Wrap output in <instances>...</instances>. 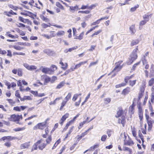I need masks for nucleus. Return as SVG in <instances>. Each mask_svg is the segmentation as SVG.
<instances>
[{
	"label": "nucleus",
	"mask_w": 154,
	"mask_h": 154,
	"mask_svg": "<svg viewBox=\"0 0 154 154\" xmlns=\"http://www.w3.org/2000/svg\"><path fill=\"white\" fill-rule=\"evenodd\" d=\"M47 120L43 122L39 123L33 128L34 130H36L38 129L41 130L43 129L46 127Z\"/></svg>",
	"instance_id": "1"
},
{
	"label": "nucleus",
	"mask_w": 154,
	"mask_h": 154,
	"mask_svg": "<svg viewBox=\"0 0 154 154\" xmlns=\"http://www.w3.org/2000/svg\"><path fill=\"white\" fill-rule=\"evenodd\" d=\"M137 46L136 48V50L135 52L132 53L130 56V61L129 62H128V65L131 64L137 57V54L136 53V51L138 50Z\"/></svg>",
	"instance_id": "2"
},
{
	"label": "nucleus",
	"mask_w": 154,
	"mask_h": 154,
	"mask_svg": "<svg viewBox=\"0 0 154 154\" xmlns=\"http://www.w3.org/2000/svg\"><path fill=\"white\" fill-rule=\"evenodd\" d=\"M22 115L20 116L17 115L13 114L11 116L10 120L11 121L14 122H18L21 119H22Z\"/></svg>",
	"instance_id": "3"
},
{
	"label": "nucleus",
	"mask_w": 154,
	"mask_h": 154,
	"mask_svg": "<svg viewBox=\"0 0 154 154\" xmlns=\"http://www.w3.org/2000/svg\"><path fill=\"white\" fill-rule=\"evenodd\" d=\"M125 139H124V144L128 146H132L134 144V142L131 140V139L128 137V139L127 140V136L125 134H124Z\"/></svg>",
	"instance_id": "4"
},
{
	"label": "nucleus",
	"mask_w": 154,
	"mask_h": 154,
	"mask_svg": "<svg viewBox=\"0 0 154 154\" xmlns=\"http://www.w3.org/2000/svg\"><path fill=\"white\" fill-rule=\"evenodd\" d=\"M21 14L25 15V16H28L31 18L34 19V17H36V15H34L32 13L28 11H25L24 12H21Z\"/></svg>",
	"instance_id": "5"
},
{
	"label": "nucleus",
	"mask_w": 154,
	"mask_h": 154,
	"mask_svg": "<svg viewBox=\"0 0 154 154\" xmlns=\"http://www.w3.org/2000/svg\"><path fill=\"white\" fill-rule=\"evenodd\" d=\"M138 108V114L139 116V118L140 121H141L143 118V112L142 109L140 104L137 105Z\"/></svg>",
	"instance_id": "6"
},
{
	"label": "nucleus",
	"mask_w": 154,
	"mask_h": 154,
	"mask_svg": "<svg viewBox=\"0 0 154 154\" xmlns=\"http://www.w3.org/2000/svg\"><path fill=\"white\" fill-rule=\"evenodd\" d=\"M37 141H39V143H38V148L39 149L42 150L46 146V144L43 142V140L42 139L39 140Z\"/></svg>",
	"instance_id": "7"
},
{
	"label": "nucleus",
	"mask_w": 154,
	"mask_h": 154,
	"mask_svg": "<svg viewBox=\"0 0 154 154\" xmlns=\"http://www.w3.org/2000/svg\"><path fill=\"white\" fill-rule=\"evenodd\" d=\"M27 108L26 106H17L14 107L13 108L14 110L17 111H20L21 110H23L24 109Z\"/></svg>",
	"instance_id": "8"
},
{
	"label": "nucleus",
	"mask_w": 154,
	"mask_h": 154,
	"mask_svg": "<svg viewBox=\"0 0 154 154\" xmlns=\"http://www.w3.org/2000/svg\"><path fill=\"white\" fill-rule=\"evenodd\" d=\"M154 120L152 119H151L147 121V123L148 125V131H150L151 130L152 126Z\"/></svg>",
	"instance_id": "9"
},
{
	"label": "nucleus",
	"mask_w": 154,
	"mask_h": 154,
	"mask_svg": "<svg viewBox=\"0 0 154 154\" xmlns=\"http://www.w3.org/2000/svg\"><path fill=\"white\" fill-rule=\"evenodd\" d=\"M43 52L47 54L48 55L51 56L54 54V52L49 49H45L43 51Z\"/></svg>",
	"instance_id": "10"
},
{
	"label": "nucleus",
	"mask_w": 154,
	"mask_h": 154,
	"mask_svg": "<svg viewBox=\"0 0 154 154\" xmlns=\"http://www.w3.org/2000/svg\"><path fill=\"white\" fill-rule=\"evenodd\" d=\"M154 76V65L152 64L150 69L149 77L150 78Z\"/></svg>",
	"instance_id": "11"
},
{
	"label": "nucleus",
	"mask_w": 154,
	"mask_h": 154,
	"mask_svg": "<svg viewBox=\"0 0 154 154\" xmlns=\"http://www.w3.org/2000/svg\"><path fill=\"white\" fill-rule=\"evenodd\" d=\"M119 63H116V66L114 69L112 71V72H114L115 71L118 72L122 68V66L120 65V64Z\"/></svg>",
	"instance_id": "12"
},
{
	"label": "nucleus",
	"mask_w": 154,
	"mask_h": 154,
	"mask_svg": "<svg viewBox=\"0 0 154 154\" xmlns=\"http://www.w3.org/2000/svg\"><path fill=\"white\" fill-rule=\"evenodd\" d=\"M69 115L68 113H66L62 117L59 122L60 124L61 125H63V123L64 122V121H65L66 119L69 117Z\"/></svg>",
	"instance_id": "13"
},
{
	"label": "nucleus",
	"mask_w": 154,
	"mask_h": 154,
	"mask_svg": "<svg viewBox=\"0 0 154 154\" xmlns=\"http://www.w3.org/2000/svg\"><path fill=\"white\" fill-rule=\"evenodd\" d=\"M41 68H42V69H41L43 73L45 74H51V72H50L49 68L42 67L40 68V69H41Z\"/></svg>",
	"instance_id": "14"
},
{
	"label": "nucleus",
	"mask_w": 154,
	"mask_h": 154,
	"mask_svg": "<svg viewBox=\"0 0 154 154\" xmlns=\"http://www.w3.org/2000/svg\"><path fill=\"white\" fill-rule=\"evenodd\" d=\"M118 122L119 123H121L124 126V125L125 124V117L124 116H122L121 119H118Z\"/></svg>",
	"instance_id": "15"
},
{
	"label": "nucleus",
	"mask_w": 154,
	"mask_h": 154,
	"mask_svg": "<svg viewBox=\"0 0 154 154\" xmlns=\"http://www.w3.org/2000/svg\"><path fill=\"white\" fill-rule=\"evenodd\" d=\"M69 11L72 12H74L76 11H77L78 9H80L79 8V6L77 5L75 6H69Z\"/></svg>",
	"instance_id": "16"
},
{
	"label": "nucleus",
	"mask_w": 154,
	"mask_h": 154,
	"mask_svg": "<svg viewBox=\"0 0 154 154\" xmlns=\"http://www.w3.org/2000/svg\"><path fill=\"white\" fill-rule=\"evenodd\" d=\"M130 91V88L129 87H127L122 91L121 93V94L125 96L128 94Z\"/></svg>",
	"instance_id": "17"
},
{
	"label": "nucleus",
	"mask_w": 154,
	"mask_h": 154,
	"mask_svg": "<svg viewBox=\"0 0 154 154\" xmlns=\"http://www.w3.org/2000/svg\"><path fill=\"white\" fill-rule=\"evenodd\" d=\"M30 145L29 142H26L21 144L20 146V148L21 149L28 148Z\"/></svg>",
	"instance_id": "18"
},
{
	"label": "nucleus",
	"mask_w": 154,
	"mask_h": 154,
	"mask_svg": "<svg viewBox=\"0 0 154 154\" xmlns=\"http://www.w3.org/2000/svg\"><path fill=\"white\" fill-rule=\"evenodd\" d=\"M140 40L138 39H136L133 40L131 42V46L135 45L138 44Z\"/></svg>",
	"instance_id": "19"
},
{
	"label": "nucleus",
	"mask_w": 154,
	"mask_h": 154,
	"mask_svg": "<svg viewBox=\"0 0 154 154\" xmlns=\"http://www.w3.org/2000/svg\"><path fill=\"white\" fill-rule=\"evenodd\" d=\"M135 105L133 103L129 107V111L131 112V113L133 114L134 112V107L135 106Z\"/></svg>",
	"instance_id": "20"
},
{
	"label": "nucleus",
	"mask_w": 154,
	"mask_h": 154,
	"mask_svg": "<svg viewBox=\"0 0 154 154\" xmlns=\"http://www.w3.org/2000/svg\"><path fill=\"white\" fill-rule=\"evenodd\" d=\"M6 35L9 36L13 38H18V36L17 35H12L9 33V32H7L5 34Z\"/></svg>",
	"instance_id": "21"
},
{
	"label": "nucleus",
	"mask_w": 154,
	"mask_h": 154,
	"mask_svg": "<svg viewBox=\"0 0 154 154\" xmlns=\"http://www.w3.org/2000/svg\"><path fill=\"white\" fill-rule=\"evenodd\" d=\"M65 84V82L64 81L62 82H60L59 84L57 85L56 87V88L59 89L63 87L64 85Z\"/></svg>",
	"instance_id": "22"
},
{
	"label": "nucleus",
	"mask_w": 154,
	"mask_h": 154,
	"mask_svg": "<svg viewBox=\"0 0 154 154\" xmlns=\"http://www.w3.org/2000/svg\"><path fill=\"white\" fill-rule=\"evenodd\" d=\"M65 34V32L62 30L58 31L57 34V35L59 36L60 37L63 36Z\"/></svg>",
	"instance_id": "23"
},
{
	"label": "nucleus",
	"mask_w": 154,
	"mask_h": 154,
	"mask_svg": "<svg viewBox=\"0 0 154 154\" xmlns=\"http://www.w3.org/2000/svg\"><path fill=\"white\" fill-rule=\"evenodd\" d=\"M41 18L45 22H49V20L47 17H45L43 15H41L40 16Z\"/></svg>",
	"instance_id": "24"
},
{
	"label": "nucleus",
	"mask_w": 154,
	"mask_h": 154,
	"mask_svg": "<svg viewBox=\"0 0 154 154\" xmlns=\"http://www.w3.org/2000/svg\"><path fill=\"white\" fill-rule=\"evenodd\" d=\"M39 141H37L36 143H35L33 146H32L31 151H32L34 150H37V146H38V143H39Z\"/></svg>",
	"instance_id": "25"
},
{
	"label": "nucleus",
	"mask_w": 154,
	"mask_h": 154,
	"mask_svg": "<svg viewBox=\"0 0 154 154\" xmlns=\"http://www.w3.org/2000/svg\"><path fill=\"white\" fill-rule=\"evenodd\" d=\"M81 94L80 93L79 94H75L73 96V98H72V100L73 101H75L78 98V97L79 96H80L81 95Z\"/></svg>",
	"instance_id": "26"
},
{
	"label": "nucleus",
	"mask_w": 154,
	"mask_h": 154,
	"mask_svg": "<svg viewBox=\"0 0 154 154\" xmlns=\"http://www.w3.org/2000/svg\"><path fill=\"white\" fill-rule=\"evenodd\" d=\"M49 82H50V78L48 76H46L45 78L44 85H45L46 84L48 83Z\"/></svg>",
	"instance_id": "27"
},
{
	"label": "nucleus",
	"mask_w": 154,
	"mask_h": 154,
	"mask_svg": "<svg viewBox=\"0 0 154 154\" xmlns=\"http://www.w3.org/2000/svg\"><path fill=\"white\" fill-rule=\"evenodd\" d=\"M123 111L122 109H120L117 113L116 115V117L118 118L120 116L122 115L123 113Z\"/></svg>",
	"instance_id": "28"
},
{
	"label": "nucleus",
	"mask_w": 154,
	"mask_h": 154,
	"mask_svg": "<svg viewBox=\"0 0 154 154\" xmlns=\"http://www.w3.org/2000/svg\"><path fill=\"white\" fill-rule=\"evenodd\" d=\"M25 129V128L24 127H23L22 128H14L13 130L15 132L20 131H23Z\"/></svg>",
	"instance_id": "29"
},
{
	"label": "nucleus",
	"mask_w": 154,
	"mask_h": 154,
	"mask_svg": "<svg viewBox=\"0 0 154 154\" xmlns=\"http://www.w3.org/2000/svg\"><path fill=\"white\" fill-rule=\"evenodd\" d=\"M145 82L143 83L142 85L140 86V91L142 93H143L145 88Z\"/></svg>",
	"instance_id": "30"
},
{
	"label": "nucleus",
	"mask_w": 154,
	"mask_h": 154,
	"mask_svg": "<svg viewBox=\"0 0 154 154\" xmlns=\"http://www.w3.org/2000/svg\"><path fill=\"white\" fill-rule=\"evenodd\" d=\"M18 138L17 137H11V136H6V139L8 140H9L18 139Z\"/></svg>",
	"instance_id": "31"
},
{
	"label": "nucleus",
	"mask_w": 154,
	"mask_h": 154,
	"mask_svg": "<svg viewBox=\"0 0 154 154\" xmlns=\"http://www.w3.org/2000/svg\"><path fill=\"white\" fill-rule=\"evenodd\" d=\"M154 84V78H152L148 81V85L149 86L153 85Z\"/></svg>",
	"instance_id": "32"
},
{
	"label": "nucleus",
	"mask_w": 154,
	"mask_h": 154,
	"mask_svg": "<svg viewBox=\"0 0 154 154\" xmlns=\"http://www.w3.org/2000/svg\"><path fill=\"white\" fill-rule=\"evenodd\" d=\"M130 30L133 33H134L136 32L134 25H132L130 27Z\"/></svg>",
	"instance_id": "33"
},
{
	"label": "nucleus",
	"mask_w": 154,
	"mask_h": 154,
	"mask_svg": "<svg viewBox=\"0 0 154 154\" xmlns=\"http://www.w3.org/2000/svg\"><path fill=\"white\" fill-rule=\"evenodd\" d=\"M60 63L63 66L62 68L64 70H65L67 69L68 66V65L67 63L64 64L62 61H60Z\"/></svg>",
	"instance_id": "34"
},
{
	"label": "nucleus",
	"mask_w": 154,
	"mask_h": 154,
	"mask_svg": "<svg viewBox=\"0 0 154 154\" xmlns=\"http://www.w3.org/2000/svg\"><path fill=\"white\" fill-rule=\"evenodd\" d=\"M56 6L60 8L61 10H64V8L63 5H61L59 2H57L56 4Z\"/></svg>",
	"instance_id": "35"
},
{
	"label": "nucleus",
	"mask_w": 154,
	"mask_h": 154,
	"mask_svg": "<svg viewBox=\"0 0 154 154\" xmlns=\"http://www.w3.org/2000/svg\"><path fill=\"white\" fill-rule=\"evenodd\" d=\"M52 140V138L51 136H49L46 139V144H49L50 142H51Z\"/></svg>",
	"instance_id": "36"
},
{
	"label": "nucleus",
	"mask_w": 154,
	"mask_h": 154,
	"mask_svg": "<svg viewBox=\"0 0 154 154\" xmlns=\"http://www.w3.org/2000/svg\"><path fill=\"white\" fill-rule=\"evenodd\" d=\"M147 125L146 124H145L144 125V128H141V131L142 132L143 134H146V128Z\"/></svg>",
	"instance_id": "37"
},
{
	"label": "nucleus",
	"mask_w": 154,
	"mask_h": 154,
	"mask_svg": "<svg viewBox=\"0 0 154 154\" xmlns=\"http://www.w3.org/2000/svg\"><path fill=\"white\" fill-rule=\"evenodd\" d=\"M136 80H130L129 81V85H130L133 86L136 83Z\"/></svg>",
	"instance_id": "38"
},
{
	"label": "nucleus",
	"mask_w": 154,
	"mask_h": 154,
	"mask_svg": "<svg viewBox=\"0 0 154 154\" xmlns=\"http://www.w3.org/2000/svg\"><path fill=\"white\" fill-rule=\"evenodd\" d=\"M123 150L128 151L129 153H131L132 152L131 149L127 147H123Z\"/></svg>",
	"instance_id": "39"
},
{
	"label": "nucleus",
	"mask_w": 154,
	"mask_h": 154,
	"mask_svg": "<svg viewBox=\"0 0 154 154\" xmlns=\"http://www.w3.org/2000/svg\"><path fill=\"white\" fill-rule=\"evenodd\" d=\"M57 79V77L55 76H53L50 78V82L51 83H53Z\"/></svg>",
	"instance_id": "40"
},
{
	"label": "nucleus",
	"mask_w": 154,
	"mask_h": 154,
	"mask_svg": "<svg viewBox=\"0 0 154 154\" xmlns=\"http://www.w3.org/2000/svg\"><path fill=\"white\" fill-rule=\"evenodd\" d=\"M13 47L16 50L20 51L23 49V48H22L18 45H14L13 46Z\"/></svg>",
	"instance_id": "41"
},
{
	"label": "nucleus",
	"mask_w": 154,
	"mask_h": 154,
	"mask_svg": "<svg viewBox=\"0 0 154 154\" xmlns=\"http://www.w3.org/2000/svg\"><path fill=\"white\" fill-rule=\"evenodd\" d=\"M23 23H27L28 24H29L31 25L32 24V23L31 21L29 20L28 19H24L23 20Z\"/></svg>",
	"instance_id": "42"
},
{
	"label": "nucleus",
	"mask_w": 154,
	"mask_h": 154,
	"mask_svg": "<svg viewBox=\"0 0 154 154\" xmlns=\"http://www.w3.org/2000/svg\"><path fill=\"white\" fill-rule=\"evenodd\" d=\"M84 32H82L79 34V36H78V38H78V39L79 40H81L82 39L84 35Z\"/></svg>",
	"instance_id": "43"
},
{
	"label": "nucleus",
	"mask_w": 154,
	"mask_h": 154,
	"mask_svg": "<svg viewBox=\"0 0 154 154\" xmlns=\"http://www.w3.org/2000/svg\"><path fill=\"white\" fill-rule=\"evenodd\" d=\"M70 123H71V122H69L66 124V126L64 128L63 130L62 131V132H64L67 129L68 127L70 125Z\"/></svg>",
	"instance_id": "44"
},
{
	"label": "nucleus",
	"mask_w": 154,
	"mask_h": 154,
	"mask_svg": "<svg viewBox=\"0 0 154 154\" xmlns=\"http://www.w3.org/2000/svg\"><path fill=\"white\" fill-rule=\"evenodd\" d=\"M8 6L14 10H17L18 8V7L16 6H14L13 5L11 4L9 5Z\"/></svg>",
	"instance_id": "45"
},
{
	"label": "nucleus",
	"mask_w": 154,
	"mask_h": 154,
	"mask_svg": "<svg viewBox=\"0 0 154 154\" xmlns=\"http://www.w3.org/2000/svg\"><path fill=\"white\" fill-rule=\"evenodd\" d=\"M71 96V93H69L67 96L65 97V100L67 102L69 100Z\"/></svg>",
	"instance_id": "46"
},
{
	"label": "nucleus",
	"mask_w": 154,
	"mask_h": 154,
	"mask_svg": "<svg viewBox=\"0 0 154 154\" xmlns=\"http://www.w3.org/2000/svg\"><path fill=\"white\" fill-rule=\"evenodd\" d=\"M132 132L133 136L135 137L136 138V134L135 131V128L133 127L132 129Z\"/></svg>",
	"instance_id": "47"
},
{
	"label": "nucleus",
	"mask_w": 154,
	"mask_h": 154,
	"mask_svg": "<svg viewBox=\"0 0 154 154\" xmlns=\"http://www.w3.org/2000/svg\"><path fill=\"white\" fill-rule=\"evenodd\" d=\"M37 69V67L35 65L30 66L29 70H32L36 69Z\"/></svg>",
	"instance_id": "48"
},
{
	"label": "nucleus",
	"mask_w": 154,
	"mask_h": 154,
	"mask_svg": "<svg viewBox=\"0 0 154 154\" xmlns=\"http://www.w3.org/2000/svg\"><path fill=\"white\" fill-rule=\"evenodd\" d=\"M149 15L145 14L143 16V18L146 21V22H147L149 20Z\"/></svg>",
	"instance_id": "49"
},
{
	"label": "nucleus",
	"mask_w": 154,
	"mask_h": 154,
	"mask_svg": "<svg viewBox=\"0 0 154 154\" xmlns=\"http://www.w3.org/2000/svg\"><path fill=\"white\" fill-rule=\"evenodd\" d=\"M7 100L11 105H13L15 103V102H14L12 99H7Z\"/></svg>",
	"instance_id": "50"
},
{
	"label": "nucleus",
	"mask_w": 154,
	"mask_h": 154,
	"mask_svg": "<svg viewBox=\"0 0 154 154\" xmlns=\"http://www.w3.org/2000/svg\"><path fill=\"white\" fill-rule=\"evenodd\" d=\"M19 44L20 45H23L24 46H30L31 45V44L28 42H22Z\"/></svg>",
	"instance_id": "51"
},
{
	"label": "nucleus",
	"mask_w": 154,
	"mask_h": 154,
	"mask_svg": "<svg viewBox=\"0 0 154 154\" xmlns=\"http://www.w3.org/2000/svg\"><path fill=\"white\" fill-rule=\"evenodd\" d=\"M139 5H137L135 7L132 8L130 9V11L131 12L135 11L136 9L138 8Z\"/></svg>",
	"instance_id": "52"
},
{
	"label": "nucleus",
	"mask_w": 154,
	"mask_h": 154,
	"mask_svg": "<svg viewBox=\"0 0 154 154\" xmlns=\"http://www.w3.org/2000/svg\"><path fill=\"white\" fill-rule=\"evenodd\" d=\"M17 32H18L20 35H25V33L24 32L21 30H20L19 29H17Z\"/></svg>",
	"instance_id": "53"
},
{
	"label": "nucleus",
	"mask_w": 154,
	"mask_h": 154,
	"mask_svg": "<svg viewBox=\"0 0 154 154\" xmlns=\"http://www.w3.org/2000/svg\"><path fill=\"white\" fill-rule=\"evenodd\" d=\"M101 30H99L97 31L94 32L93 34L92 35H91V37H93V36L94 35H97L99 34L100 32H101Z\"/></svg>",
	"instance_id": "54"
},
{
	"label": "nucleus",
	"mask_w": 154,
	"mask_h": 154,
	"mask_svg": "<svg viewBox=\"0 0 154 154\" xmlns=\"http://www.w3.org/2000/svg\"><path fill=\"white\" fill-rule=\"evenodd\" d=\"M98 62V60H97L96 62H92L91 63L89 66V67H90L91 66H92L95 65Z\"/></svg>",
	"instance_id": "55"
},
{
	"label": "nucleus",
	"mask_w": 154,
	"mask_h": 154,
	"mask_svg": "<svg viewBox=\"0 0 154 154\" xmlns=\"http://www.w3.org/2000/svg\"><path fill=\"white\" fill-rule=\"evenodd\" d=\"M15 95L16 97H17L19 98H20V93H19V91L18 90H17L16 91L15 93Z\"/></svg>",
	"instance_id": "56"
},
{
	"label": "nucleus",
	"mask_w": 154,
	"mask_h": 154,
	"mask_svg": "<svg viewBox=\"0 0 154 154\" xmlns=\"http://www.w3.org/2000/svg\"><path fill=\"white\" fill-rule=\"evenodd\" d=\"M132 76H127L126 77L125 79V81L126 83L128 82V81L129 79L132 78Z\"/></svg>",
	"instance_id": "57"
},
{
	"label": "nucleus",
	"mask_w": 154,
	"mask_h": 154,
	"mask_svg": "<svg viewBox=\"0 0 154 154\" xmlns=\"http://www.w3.org/2000/svg\"><path fill=\"white\" fill-rule=\"evenodd\" d=\"M90 13V11H80L78 12V13H81L82 14H88Z\"/></svg>",
	"instance_id": "58"
},
{
	"label": "nucleus",
	"mask_w": 154,
	"mask_h": 154,
	"mask_svg": "<svg viewBox=\"0 0 154 154\" xmlns=\"http://www.w3.org/2000/svg\"><path fill=\"white\" fill-rule=\"evenodd\" d=\"M107 137V136L106 135H103L101 138V140L102 141H105Z\"/></svg>",
	"instance_id": "59"
},
{
	"label": "nucleus",
	"mask_w": 154,
	"mask_h": 154,
	"mask_svg": "<svg viewBox=\"0 0 154 154\" xmlns=\"http://www.w3.org/2000/svg\"><path fill=\"white\" fill-rule=\"evenodd\" d=\"M99 146V145L98 144H95L93 146L91 147V150H94L96 148H97Z\"/></svg>",
	"instance_id": "60"
},
{
	"label": "nucleus",
	"mask_w": 154,
	"mask_h": 154,
	"mask_svg": "<svg viewBox=\"0 0 154 154\" xmlns=\"http://www.w3.org/2000/svg\"><path fill=\"white\" fill-rule=\"evenodd\" d=\"M149 109L150 111L151 112H153V108H152V107L151 104L149 102Z\"/></svg>",
	"instance_id": "61"
},
{
	"label": "nucleus",
	"mask_w": 154,
	"mask_h": 154,
	"mask_svg": "<svg viewBox=\"0 0 154 154\" xmlns=\"http://www.w3.org/2000/svg\"><path fill=\"white\" fill-rule=\"evenodd\" d=\"M140 62H138L137 63H136L132 67V69L131 70H134L135 69V67H136V66H137L138 65H139V64H140Z\"/></svg>",
	"instance_id": "62"
},
{
	"label": "nucleus",
	"mask_w": 154,
	"mask_h": 154,
	"mask_svg": "<svg viewBox=\"0 0 154 154\" xmlns=\"http://www.w3.org/2000/svg\"><path fill=\"white\" fill-rule=\"evenodd\" d=\"M147 22L145 20L141 21L140 23V26H143L145 25L146 23Z\"/></svg>",
	"instance_id": "63"
},
{
	"label": "nucleus",
	"mask_w": 154,
	"mask_h": 154,
	"mask_svg": "<svg viewBox=\"0 0 154 154\" xmlns=\"http://www.w3.org/2000/svg\"><path fill=\"white\" fill-rule=\"evenodd\" d=\"M81 100V98L80 97L79 98V101L75 102V105L76 106H78L79 105L80 103Z\"/></svg>",
	"instance_id": "64"
}]
</instances>
